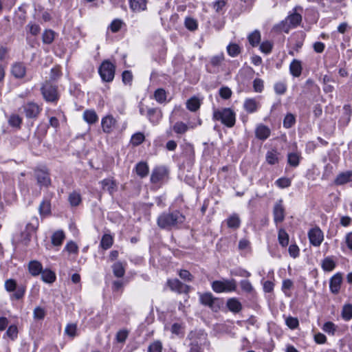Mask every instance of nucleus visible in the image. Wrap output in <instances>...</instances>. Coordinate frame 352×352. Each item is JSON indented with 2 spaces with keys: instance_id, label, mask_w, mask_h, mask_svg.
Returning a JSON list of instances; mask_svg holds the SVG:
<instances>
[{
  "instance_id": "f257e3e1",
  "label": "nucleus",
  "mask_w": 352,
  "mask_h": 352,
  "mask_svg": "<svg viewBox=\"0 0 352 352\" xmlns=\"http://www.w3.org/2000/svg\"><path fill=\"white\" fill-rule=\"evenodd\" d=\"M185 220V216L177 210L164 212L157 217V224L161 229L170 230L179 228Z\"/></svg>"
},
{
  "instance_id": "f03ea898",
  "label": "nucleus",
  "mask_w": 352,
  "mask_h": 352,
  "mask_svg": "<svg viewBox=\"0 0 352 352\" xmlns=\"http://www.w3.org/2000/svg\"><path fill=\"white\" fill-rule=\"evenodd\" d=\"M212 118L214 120L220 121L223 125L228 128L233 127L236 122V114L234 111L230 108L214 109Z\"/></svg>"
},
{
  "instance_id": "7ed1b4c3",
  "label": "nucleus",
  "mask_w": 352,
  "mask_h": 352,
  "mask_svg": "<svg viewBox=\"0 0 352 352\" xmlns=\"http://www.w3.org/2000/svg\"><path fill=\"white\" fill-rule=\"evenodd\" d=\"M212 288L217 293L234 292L236 289V282L234 279L214 280L212 283Z\"/></svg>"
},
{
  "instance_id": "20e7f679",
  "label": "nucleus",
  "mask_w": 352,
  "mask_h": 352,
  "mask_svg": "<svg viewBox=\"0 0 352 352\" xmlns=\"http://www.w3.org/2000/svg\"><path fill=\"white\" fill-rule=\"evenodd\" d=\"M116 67L109 60H104L100 65L98 72L104 82H111L115 76Z\"/></svg>"
},
{
  "instance_id": "39448f33",
  "label": "nucleus",
  "mask_w": 352,
  "mask_h": 352,
  "mask_svg": "<svg viewBox=\"0 0 352 352\" xmlns=\"http://www.w3.org/2000/svg\"><path fill=\"white\" fill-rule=\"evenodd\" d=\"M41 90L42 95L46 101L54 102L58 100L57 87L55 85H52L50 82H45L42 86Z\"/></svg>"
},
{
  "instance_id": "423d86ee",
  "label": "nucleus",
  "mask_w": 352,
  "mask_h": 352,
  "mask_svg": "<svg viewBox=\"0 0 352 352\" xmlns=\"http://www.w3.org/2000/svg\"><path fill=\"white\" fill-rule=\"evenodd\" d=\"M308 237L310 243L316 247L320 246L324 239L323 232L318 227L309 230Z\"/></svg>"
},
{
  "instance_id": "0eeeda50",
  "label": "nucleus",
  "mask_w": 352,
  "mask_h": 352,
  "mask_svg": "<svg viewBox=\"0 0 352 352\" xmlns=\"http://www.w3.org/2000/svg\"><path fill=\"white\" fill-rule=\"evenodd\" d=\"M200 301L204 305L217 311L219 309V300L214 298L211 293H206L200 296Z\"/></svg>"
},
{
  "instance_id": "6e6552de",
  "label": "nucleus",
  "mask_w": 352,
  "mask_h": 352,
  "mask_svg": "<svg viewBox=\"0 0 352 352\" xmlns=\"http://www.w3.org/2000/svg\"><path fill=\"white\" fill-rule=\"evenodd\" d=\"M23 108L26 117L28 118H36L41 110L40 107L33 102H28L23 105Z\"/></svg>"
},
{
  "instance_id": "1a4fd4ad",
  "label": "nucleus",
  "mask_w": 352,
  "mask_h": 352,
  "mask_svg": "<svg viewBox=\"0 0 352 352\" xmlns=\"http://www.w3.org/2000/svg\"><path fill=\"white\" fill-rule=\"evenodd\" d=\"M167 284L172 291L179 294L188 293L190 288L189 286L183 284L177 278L168 280Z\"/></svg>"
},
{
  "instance_id": "9d476101",
  "label": "nucleus",
  "mask_w": 352,
  "mask_h": 352,
  "mask_svg": "<svg viewBox=\"0 0 352 352\" xmlns=\"http://www.w3.org/2000/svg\"><path fill=\"white\" fill-rule=\"evenodd\" d=\"M274 220L277 224L282 222L285 219V208L283 205V200H278L274 205L273 209Z\"/></svg>"
},
{
  "instance_id": "9b49d317",
  "label": "nucleus",
  "mask_w": 352,
  "mask_h": 352,
  "mask_svg": "<svg viewBox=\"0 0 352 352\" xmlns=\"http://www.w3.org/2000/svg\"><path fill=\"white\" fill-rule=\"evenodd\" d=\"M352 182V170L340 173L334 179L337 186H342Z\"/></svg>"
},
{
  "instance_id": "f8f14e48",
  "label": "nucleus",
  "mask_w": 352,
  "mask_h": 352,
  "mask_svg": "<svg viewBox=\"0 0 352 352\" xmlns=\"http://www.w3.org/2000/svg\"><path fill=\"white\" fill-rule=\"evenodd\" d=\"M35 175L37 182L40 186L45 187L50 186L51 179L47 172L43 170H37Z\"/></svg>"
},
{
  "instance_id": "ddd939ff",
  "label": "nucleus",
  "mask_w": 352,
  "mask_h": 352,
  "mask_svg": "<svg viewBox=\"0 0 352 352\" xmlns=\"http://www.w3.org/2000/svg\"><path fill=\"white\" fill-rule=\"evenodd\" d=\"M167 175V170L165 168L160 167L155 168L151 176V182L157 184L162 180Z\"/></svg>"
},
{
  "instance_id": "4468645a",
  "label": "nucleus",
  "mask_w": 352,
  "mask_h": 352,
  "mask_svg": "<svg viewBox=\"0 0 352 352\" xmlns=\"http://www.w3.org/2000/svg\"><path fill=\"white\" fill-rule=\"evenodd\" d=\"M11 72L16 78H23L26 73V69L23 63H15L12 66Z\"/></svg>"
},
{
  "instance_id": "2eb2a0df",
  "label": "nucleus",
  "mask_w": 352,
  "mask_h": 352,
  "mask_svg": "<svg viewBox=\"0 0 352 352\" xmlns=\"http://www.w3.org/2000/svg\"><path fill=\"white\" fill-rule=\"evenodd\" d=\"M342 278L340 274H335L330 280V290L333 294H338L340 289Z\"/></svg>"
},
{
  "instance_id": "dca6fc26",
  "label": "nucleus",
  "mask_w": 352,
  "mask_h": 352,
  "mask_svg": "<svg viewBox=\"0 0 352 352\" xmlns=\"http://www.w3.org/2000/svg\"><path fill=\"white\" fill-rule=\"evenodd\" d=\"M116 123L112 116H107L103 118L101 122L102 130L104 133H110Z\"/></svg>"
},
{
  "instance_id": "f3484780",
  "label": "nucleus",
  "mask_w": 352,
  "mask_h": 352,
  "mask_svg": "<svg viewBox=\"0 0 352 352\" xmlns=\"http://www.w3.org/2000/svg\"><path fill=\"white\" fill-rule=\"evenodd\" d=\"M102 189L113 195L117 190V184L113 179L107 178L101 181Z\"/></svg>"
},
{
  "instance_id": "a211bd4d",
  "label": "nucleus",
  "mask_w": 352,
  "mask_h": 352,
  "mask_svg": "<svg viewBox=\"0 0 352 352\" xmlns=\"http://www.w3.org/2000/svg\"><path fill=\"white\" fill-rule=\"evenodd\" d=\"M298 9L302 10V8L300 6L294 8V13L289 14L286 19V21H288L289 23L294 27L298 26L302 21L301 14L296 12Z\"/></svg>"
},
{
  "instance_id": "6ab92c4d",
  "label": "nucleus",
  "mask_w": 352,
  "mask_h": 352,
  "mask_svg": "<svg viewBox=\"0 0 352 352\" xmlns=\"http://www.w3.org/2000/svg\"><path fill=\"white\" fill-rule=\"evenodd\" d=\"M146 116L153 124H157L162 118V112L157 108H149L147 110Z\"/></svg>"
},
{
  "instance_id": "aec40b11",
  "label": "nucleus",
  "mask_w": 352,
  "mask_h": 352,
  "mask_svg": "<svg viewBox=\"0 0 352 352\" xmlns=\"http://www.w3.org/2000/svg\"><path fill=\"white\" fill-rule=\"evenodd\" d=\"M146 3V0H129L130 8L134 12L145 10Z\"/></svg>"
},
{
  "instance_id": "412c9836",
  "label": "nucleus",
  "mask_w": 352,
  "mask_h": 352,
  "mask_svg": "<svg viewBox=\"0 0 352 352\" xmlns=\"http://www.w3.org/2000/svg\"><path fill=\"white\" fill-rule=\"evenodd\" d=\"M255 133L257 138L264 140L270 136V130L267 126L261 124L256 129Z\"/></svg>"
},
{
  "instance_id": "4be33fe9",
  "label": "nucleus",
  "mask_w": 352,
  "mask_h": 352,
  "mask_svg": "<svg viewBox=\"0 0 352 352\" xmlns=\"http://www.w3.org/2000/svg\"><path fill=\"white\" fill-rule=\"evenodd\" d=\"M226 305L229 310L234 313H239L242 309L241 303L236 298L228 299Z\"/></svg>"
},
{
  "instance_id": "5701e85b",
  "label": "nucleus",
  "mask_w": 352,
  "mask_h": 352,
  "mask_svg": "<svg viewBox=\"0 0 352 352\" xmlns=\"http://www.w3.org/2000/svg\"><path fill=\"white\" fill-rule=\"evenodd\" d=\"M29 272L32 276H38L43 270L42 265L37 261H32L28 265Z\"/></svg>"
},
{
  "instance_id": "b1692460",
  "label": "nucleus",
  "mask_w": 352,
  "mask_h": 352,
  "mask_svg": "<svg viewBox=\"0 0 352 352\" xmlns=\"http://www.w3.org/2000/svg\"><path fill=\"white\" fill-rule=\"evenodd\" d=\"M148 170V166L146 162H140L135 166V172L142 178L147 176Z\"/></svg>"
},
{
  "instance_id": "393cba45",
  "label": "nucleus",
  "mask_w": 352,
  "mask_h": 352,
  "mask_svg": "<svg viewBox=\"0 0 352 352\" xmlns=\"http://www.w3.org/2000/svg\"><path fill=\"white\" fill-rule=\"evenodd\" d=\"M258 107V103L256 101L255 99L249 98L245 100L243 107L245 110L248 113H254L255 112Z\"/></svg>"
},
{
  "instance_id": "a878e982",
  "label": "nucleus",
  "mask_w": 352,
  "mask_h": 352,
  "mask_svg": "<svg viewBox=\"0 0 352 352\" xmlns=\"http://www.w3.org/2000/svg\"><path fill=\"white\" fill-rule=\"evenodd\" d=\"M41 274L42 280L47 283H52L56 280V274L50 270H42Z\"/></svg>"
},
{
  "instance_id": "bb28decb",
  "label": "nucleus",
  "mask_w": 352,
  "mask_h": 352,
  "mask_svg": "<svg viewBox=\"0 0 352 352\" xmlns=\"http://www.w3.org/2000/svg\"><path fill=\"white\" fill-rule=\"evenodd\" d=\"M83 118L89 124L96 123L98 120V117L94 110L85 111L83 113Z\"/></svg>"
},
{
  "instance_id": "cd10ccee",
  "label": "nucleus",
  "mask_w": 352,
  "mask_h": 352,
  "mask_svg": "<svg viewBox=\"0 0 352 352\" xmlns=\"http://www.w3.org/2000/svg\"><path fill=\"white\" fill-rule=\"evenodd\" d=\"M65 238V235L62 230H58L55 232L52 236V243L54 246L61 245L63 240Z\"/></svg>"
},
{
  "instance_id": "c85d7f7f",
  "label": "nucleus",
  "mask_w": 352,
  "mask_h": 352,
  "mask_svg": "<svg viewBox=\"0 0 352 352\" xmlns=\"http://www.w3.org/2000/svg\"><path fill=\"white\" fill-rule=\"evenodd\" d=\"M289 69L294 76L298 77L302 72L301 63L298 60H294L290 64Z\"/></svg>"
},
{
  "instance_id": "c756f323",
  "label": "nucleus",
  "mask_w": 352,
  "mask_h": 352,
  "mask_svg": "<svg viewBox=\"0 0 352 352\" xmlns=\"http://www.w3.org/2000/svg\"><path fill=\"white\" fill-rule=\"evenodd\" d=\"M278 240L280 245L283 247H286L289 243V235L283 228H280L278 230Z\"/></svg>"
},
{
  "instance_id": "7c9ffc66",
  "label": "nucleus",
  "mask_w": 352,
  "mask_h": 352,
  "mask_svg": "<svg viewBox=\"0 0 352 352\" xmlns=\"http://www.w3.org/2000/svg\"><path fill=\"white\" fill-rule=\"evenodd\" d=\"M186 107L190 111H196L200 107V101L196 97H192L187 100Z\"/></svg>"
},
{
  "instance_id": "2f4dec72",
  "label": "nucleus",
  "mask_w": 352,
  "mask_h": 352,
  "mask_svg": "<svg viewBox=\"0 0 352 352\" xmlns=\"http://www.w3.org/2000/svg\"><path fill=\"white\" fill-rule=\"evenodd\" d=\"M113 272L115 276L118 278H122L125 274V269L120 262L114 263L112 266Z\"/></svg>"
},
{
  "instance_id": "473e14b6",
  "label": "nucleus",
  "mask_w": 352,
  "mask_h": 352,
  "mask_svg": "<svg viewBox=\"0 0 352 352\" xmlns=\"http://www.w3.org/2000/svg\"><path fill=\"white\" fill-rule=\"evenodd\" d=\"M248 41L252 47L256 46L261 41V33L258 30H254L249 34Z\"/></svg>"
},
{
  "instance_id": "72a5a7b5",
  "label": "nucleus",
  "mask_w": 352,
  "mask_h": 352,
  "mask_svg": "<svg viewBox=\"0 0 352 352\" xmlns=\"http://www.w3.org/2000/svg\"><path fill=\"white\" fill-rule=\"evenodd\" d=\"M300 155L298 153H289L287 155V162L293 166L296 167L298 166L300 162Z\"/></svg>"
},
{
  "instance_id": "f704fd0d",
  "label": "nucleus",
  "mask_w": 352,
  "mask_h": 352,
  "mask_svg": "<svg viewBox=\"0 0 352 352\" xmlns=\"http://www.w3.org/2000/svg\"><path fill=\"white\" fill-rule=\"evenodd\" d=\"M266 161L268 164L273 165L278 162V153L276 150H272L266 154Z\"/></svg>"
},
{
  "instance_id": "c9c22d12",
  "label": "nucleus",
  "mask_w": 352,
  "mask_h": 352,
  "mask_svg": "<svg viewBox=\"0 0 352 352\" xmlns=\"http://www.w3.org/2000/svg\"><path fill=\"white\" fill-rule=\"evenodd\" d=\"M154 98L159 103H163L166 100V92L164 89L160 88L155 90Z\"/></svg>"
},
{
  "instance_id": "e433bc0d",
  "label": "nucleus",
  "mask_w": 352,
  "mask_h": 352,
  "mask_svg": "<svg viewBox=\"0 0 352 352\" xmlns=\"http://www.w3.org/2000/svg\"><path fill=\"white\" fill-rule=\"evenodd\" d=\"M112 244V236L109 234H104L100 241L101 247L104 250H107L111 247Z\"/></svg>"
},
{
  "instance_id": "4c0bfd02",
  "label": "nucleus",
  "mask_w": 352,
  "mask_h": 352,
  "mask_svg": "<svg viewBox=\"0 0 352 352\" xmlns=\"http://www.w3.org/2000/svg\"><path fill=\"white\" fill-rule=\"evenodd\" d=\"M162 343L160 340L151 342L148 346V352H162Z\"/></svg>"
},
{
  "instance_id": "58836bf2",
  "label": "nucleus",
  "mask_w": 352,
  "mask_h": 352,
  "mask_svg": "<svg viewBox=\"0 0 352 352\" xmlns=\"http://www.w3.org/2000/svg\"><path fill=\"white\" fill-rule=\"evenodd\" d=\"M22 123V118L16 114H12L8 119V124L13 127L19 128Z\"/></svg>"
},
{
  "instance_id": "ea45409f",
  "label": "nucleus",
  "mask_w": 352,
  "mask_h": 352,
  "mask_svg": "<svg viewBox=\"0 0 352 352\" xmlns=\"http://www.w3.org/2000/svg\"><path fill=\"white\" fill-rule=\"evenodd\" d=\"M42 39L45 44H51L54 40V32L51 30H45L43 34Z\"/></svg>"
},
{
  "instance_id": "a19ab883",
  "label": "nucleus",
  "mask_w": 352,
  "mask_h": 352,
  "mask_svg": "<svg viewBox=\"0 0 352 352\" xmlns=\"http://www.w3.org/2000/svg\"><path fill=\"white\" fill-rule=\"evenodd\" d=\"M51 211V204L49 201L44 200L39 206V212L41 215H47Z\"/></svg>"
},
{
  "instance_id": "79ce46f5",
  "label": "nucleus",
  "mask_w": 352,
  "mask_h": 352,
  "mask_svg": "<svg viewBox=\"0 0 352 352\" xmlns=\"http://www.w3.org/2000/svg\"><path fill=\"white\" fill-rule=\"evenodd\" d=\"M240 223L239 217L236 214L232 215L227 220L228 226L231 228H238L240 226Z\"/></svg>"
},
{
  "instance_id": "37998d69",
  "label": "nucleus",
  "mask_w": 352,
  "mask_h": 352,
  "mask_svg": "<svg viewBox=\"0 0 352 352\" xmlns=\"http://www.w3.org/2000/svg\"><path fill=\"white\" fill-rule=\"evenodd\" d=\"M188 129L187 124L182 122H177L173 126L174 131L177 134L185 133Z\"/></svg>"
},
{
  "instance_id": "c03bdc74",
  "label": "nucleus",
  "mask_w": 352,
  "mask_h": 352,
  "mask_svg": "<svg viewBox=\"0 0 352 352\" xmlns=\"http://www.w3.org/2000/svg\"><path fill=\"white\" fill-rule=\"evenodd\" d=\"M227 50H228V54L232 57L236 56L241 52L240 47L237 44H235V43H230L227 47Z\"/></svg>"
},
{
  "instance_id": "a18cd8bd",
  "label": "nucleus",
  "mask_w": 352,
  "mask_h": 352,
  "mask_svg": "<svg viewBox=\"0 0 352 352\" xmlns=\"http://www.w3.org/2000/svg\"><path fill=\"white\" fill-rule=\"evenodd\" d=\"M322 267L324 271L330 272L335 268L336 264L331 258L327 257L323 260Z\"/></svg>"
},
{
  "instance_id": "49530a36",
  "label": "nucleus",
  "mask_w": 352,
  "mask_h": 352,
  "mask_svg": "<svg viewBox=\"0 0 352 352\" xmlns=\"http://www.w3.org/2000/svg\"><path fill=\"white\" fill-rule=\"evenodd\" d=\"M342 316L345 320H349L352 318V305H345L342 311Z\"/></svg>"
},
{
  "instance_id": "de8ad7c7",
  "label": "nucleus",
  "mask_w": 352,
  "mask_h": 352,
  "mask_svg": "<svg viewBox=\"0 0 352 352\" xmlns=\"http://www.w3.org/2000/svg\"><path fill=\"white\" fill-rule=\"evenodd\" d=\"M144 138L145 137L142 133H136L132 135L131 143L133 146H138L144 142Z\"/></svg>"
},
{
  "instance_id": "09e8293b",
  "label": "nucleus",
  "mask_w": 352,
  "mask_h": 352,
  "mask_svg": "<svg viewBox=\"0 0 352 352\" xmlns=\"http://www.w3.org/2000/svg\"><path fill=\"white\" fill-rule=\"evenodd\" d=\"M184 23L186 28L190 31H194L197 29L198 24L197 21L191 17L186 18Z\"/></svg>"
},
{
  "instance_id": "8fccbe9b",
  "label": "nucleus",
  "mask_w": 352,
  "mask_h": 352,
  "mask_svg": "<svg viewBox=\"0 0 352 352\" xmlns=\"http://www.w3.org/2000/svg\"><path fill=\"white\" fill-rule=\"evenodd\" d=\"M69 201L72 206H78L81 201V197L79 193L73 192L69 196Z\"/></svg>"
},
{
  "instance_id": "3c124183",
  "label": "nucleus",
  "mask_w": 352,
  "mask_h": 352,
  "mask_svg": "<svg viewBox=\"0 0 352 352\" xmlns=\"http://www.w3.org/2000/svg\"><path fill=\"white\" fill-rule=\"evenodd\" d=\"M15 290L16 292L12 295L11 298L19 300L24 296L25 293V287L24 285H19Z\"/></svg>"
},
{
  "instance_id": "603ef678",
  "label": "nucleus",
  "mask_w": 352,
  "mask_h": 352,
  "mask_svg": "<svg viewBox=\"0 0 352 352\" xmlns=\"http://www.w3.org/2000/svg\"><path fill=\"white\" fill-rule=\"evenodd\" d=\"M295 123V118L292 113H288L285 116L283 120V126L289 129L292 127Z\"/></svg>"
},
{
  "instance_id": "864d4df0",
  "label": "nucleus",
  "mask_w": 352,
  "mask_h": 352,
  "mask_svg": "<svg viewBox=\"0 0 352 352\" xmlns=\"http://www.w3.org/2000/svg\"><path fill=\"white\" fill-rule=\"evenodd\" d=\"M33 316L34 319L42 320L45 316V309L41 307H36L34 309Z\"/></svg>"
},
{
  "instance_id": "5fc2aeb1",
  "label": "nucleus",
  "mask_w": 352,
  "mask_h": 352,
  "mask_svg": "<svg viewBox=\"0 0 352 352\" xmlns=\"http://www.w3.org/2000/svg\"><path fill=\"white\" fill-rule=\"evenodd\" d=\"M184 325L182 323H174L171 327V332L175 335L184 334Z\"/></svg>"
},
{
  "instance_id": "6e6d98bb",
  "label": "nucleus",
  "mask_w": 352,
  "mask_h": 352,
  "mask_svg": "<svg viewBox=\"0 0 352 352\" xmlns=\"http://www.w3.org/2000/svg\"><path fill=\"white\" fill-rule=\"evenodd\" d=\"M287 85L283 82H278L274 85V91L278 95H283L286 92Z\"/></svg>"
},
{
  "instance_id": "4d7b16f0",
  "label": "nucleus",
  "mask_w": 352,
  "mask_h": 352,
  "mask_svg": "<svg viewBox=\"0 0 352 352\" xmlns=\"http://www.w3.org/2000/svg\"><path fill=\"white\" fill-rule=\"evenodd\" d=\"M16 282L14 279H8L5 282V288L7 292H12L17 288Z\"/></svg>"
},
{
  "instance_id": "13d9d810",
  "label": "nucleus",
  "mask_w": 352,
  "mask_h": 352,
  "mask_svg": "<svg viewBox=\"0 0 352 352\" xmlns=\"http://www.w3.org/2000/svg\"><path fill=\"white\" fill-rule=\"evenodd\" d=\"M129 335V331L126 329L120 330L116 334V340L118 342H124Z\"/></svg>"
},
{
  "instance_id": "bf43d9fd",
  "label": "nucleus",
  "mask_w": 352,
  "mask_h": 352,
  "mask_svg": "<svg viewBox=\"0 0 352 352\" xmlns=\"http://www.w3.org/2000/svg\"><path fill=\"white\" fill-rule=\"evenodd\" d=\"M179 276L182 279L188 282L192 281L194 278L193 276L190 273V272L186 270H181L179 272Z\"/></svg>"
},
{
  "instance_id": "052dcab7",
  "label": "nucleus",
  "mask_w": 352,
  "mask_h": 352,
  "mask_svg": "<svg viewBox=\"0 0 352 352\" xmlns=\"http://www.w3.org/2000/svg\"><path fill=\"white\" fill-rule=\"evenodd\" d=\"M272 49V43L269 41H263L260 45V50L265 54H269Z\"/></svg>"
},
{
  "instance_id": "680f3d73",
  "label": "nucleus",
  "mask_w": 352,
  "mask_h": 352,
  "mask_svg": "<svg viewBox=\"0 0 352 352\" xmlns=\"http://www.w3.org/2000/svg\"><path fill=\"white\" fill-rule=\"evenodd\" d=\"M241 287L243 291L250 293L253 291V287L248 280H243L240 283Z\"/></svg>"
},
{
  "instance_id": "e2e57ef3",
  "label": "nucleus",
  "mask_w": 352,
  "mask_h": 352,
  "mask_svg": "<svg viewBox=\"0 0 352 352\" xmlns=\"http://www.w3.org/2000/svg\"><path fill=\"white\" fill-rule=\"evenodd\" d=\"M61 71L59 66H56L51 69L50 72V79L52 80H56L59 78L61 76Z\"/></svg>"
},
{
  "instance_id": "0e129e2a",
  "label": "nucleus",
  "mask_w": 352,
  "mask_h": 352,
  "mask_svg": "<svg viewBox=\"0 0 352 352\" xmlns=\"http://www.w3.org/2000/svg\"><path fill=\"white\" fill-rule=\"evenodd\" d=\"M76 330H77L76 324H69L65 327V332L68 336L74 338L76 336Z\"/></svg>"
},
{
  "instance_id": "69168bd1",
  "label": "nucleus",
  "mask_w": 352,
  "mask_h": 352,
  "mask_svg": "<svg viewBox=\"0 0 352 352\" xmlns=\"http://www.w3.org/2000/svg\"><path fill=\"white\" fill-rule=\"evenodd\" d=\"M18 329L16 326L11 325L8 327L6 334L12 340H14L17 337Z\"/></svg>"
},
{
  "instance_id": "338daca9",
  "label": "nucleus",
  "mask_w": 352,
  "mask_h": 352,
  "mask_svg": "<svg viewBox=\"0 0 352 352\" xmlns=\"http://www.w3.org/2000/svg\"><path fill=\"white\" fill-rule=\"evenodd\" d=\"M322 329L326 333L334 334L336 326L332 322H327L324 324Z\"/></svg>"
},
{
  "instance_id": "774afa93",
  "label": "nucleus",
  "mask_w": 352,
  "mask_h": 352,
  "mask_svg": "<svg viewBox=\"0 0 352 352\" xmlns=\"http://www.w3.org/2000/svg\"><path fill=\"white\" fill-rule=\"evenodd\" d=\"M219 95L223 99H228L232 96V91L227 87H221L219 89Z\"/></svg>"
}]
</instances>
